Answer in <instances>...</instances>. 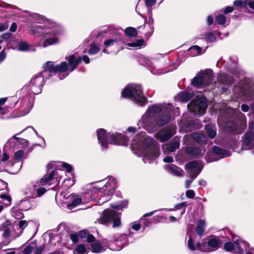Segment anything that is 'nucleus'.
<instances>
[{
  "instance_id": "1",
  "label": "nucleus",
  "mask_w": 254,
  "mask_h": 254,
  "mask_svg": "<svg viewBox=\"0 0 254 254\" xmlns=\"http://www.w3.org/2000/svg\"><path fill=\"white\" fill-rule=\"evenodd\" d=\"M30 16L34 21L28 22L27 26L32 33L37 34L46 39L43 44V47L59 42L57 36L63 32V28L60 25L54 21L38 13H32Z\"/></svg>"
},
{
  "instance_id": "2",
  "label": "nucleus",
  "mask_w": 254,
  "mask_h": 254,
  "mask_svg": "<svg viewBox=\"0 0 254 254\" xmlns=\"http://www.w3.org/2000/svg\"><path fill=\"white\" fill-rule=\"evenodd\" d=\"M173 108L170 104H157L149 106L138 122V127L144 128L148 132H155L158 126H163L170 121V114Z\"/></svg>"
},
{
  "instance_id": "3",
  "label": "nucleus",
  "mask_w": 254,
  "mask_h": 254,
  "mask_svg": "<svg viewBox=\"0 0 254 254\" xmlns=\"http://www.w3.org/2000/svg\"><path fill=\"white\" fill-rule=\"evenodd\" d=\"M43 68V70L41 73L37 74L30 80L28 85L24 86L25 89L29 90V93L34 95L40 94L42 91V87L44 84L45 79L49 77L50 73L66 71L68 66L66 62H62L60 64L48 62L44 64Z\"/></svg>"
},
{
  "instance_id": "4",
  "label": "nucleus",
  "mask_w": 254,
  "mask_h": 254,
  "mask_svg": "<svg viewBox=\"0 0 254 254\" xmlns=\"http://www.w3.org/2000/svg\"><path fill=\"white\" fill-rule=\"evenodd\" d=\"M133 152L138 156L142 155L144 163H150L159 155V148L152 144V139L146 136L144 133L135 135L131 142Z\"/></svg>"
},
{
  "instance_id": "5",
  "label": "nucleus",
  "mask_w": 254,
  "mask_h": 254,
  "mask_svg": "<svg viewBox=\"0 0 254 254\" xmlns=\"http://www.w3.org/2000/svg\"><path fill=\"white\" fill-rule=\"evenodd\" d=\"M116 181L112 177L94 185L91 189V199L96 200L101 205L109 201L116 189Z\"/></svg>"
},
{
  "instance_id": "6",
  "label": "nucleus",
  "mask_w": 254,
  "mask_h": 254,
  "mask_svg": "<svg viewBox=\"0 0 254 254\" xmlns=\"http://www.w3.org/2000/svg\"><path fill=\"white\" fill-rule=\"evenodd\" d=\"M97 135L98 142L103 149H107L109 143L126 146L129 142L128 138L125 135L117 132L107 134L103 128L97 130Z\"/></svg>"
},
{
  "instance_id": "7",
  "label": "nucleus",
  "mask_w": 254,
  "mask_h": 254,
  "mask_svg": "<svg viewBox=\"0 0 254 254\" xmlns=\"http://www.w3.org/2000/svg\"><path fill=\"white\" fill-rule=\"evenodd\" d=\"M236 98H242L246 101L254 98V83L252 79L244 78L233 88Z\"/></svg>"
},
{
  "instance_id": "8",
  "label": "nucleus",
  "mask_w": 254,
  "mask_h": 254,
  "mask_svg": "<svg viewBox=\"0 0 254 254\" xmlns=\"http://www.w3.org/2000/svg\"><path fill=\"white\" fill-rule=\"evenodd\" d=\"M124 97L130 98L140 106L144 105L147 99L143 95L141 85L129 84L127 85L122 92Z\"/></svg>"
},
{
  "instance_id": "9",
  "label": "nucleus",
  "mask_w": 254,
  "mask_h": 254,
  "mask_svg": "<svg viewBox=\"0 0 254 254\" xmlns=\"http://www.w3.org/2000/svg\"><path fill=\"white\" fill-rule=\"evenodd\" d=\"M212 76V70H203L193 78L191 84L198 88L208 87V90L212 89L214 87Z\"/></svg>"
},
{
  "instance_id": "10",
  "label": "nucleus",
  "mask_w": 254,
  "mask_h": 254,
  "mask_svg": "<svg viewBox=\"0 0 254 254\" xmlns=\"http://www.w3.org/2000/svg\"><path fill=\"white\" fill-rule=\"evenodd\" d=\"M233 243L227 242L224 245L225 249L228 252L239 254H252V250L246 242L237 238H233Z\"/></svg>"
},
{
  "instance_id": "11",
  "label": "nucleus",
  "mask_w": 254,
  "mask_h": 254,
  "mask_svg": "<svg viewBox=\"0 0 254 254\" xmlns=\"http://www.w3.org/2000/svg\"><path fill=\"white\" fill-rule=\"evenodd\" d=\"M188 107L194 115H202L207 107L206 98L201 96H197L196 99L190 102Z\"/></svg>"
},
{
  "instance_id": "12",
  "label": "nucleus",
  "mask_w": 254,
  "mask_h": 254,
  "mask_svg": "<svg viewBox=\"0 0 254 254\" xmlns=\"http://www.w3.org/2000/svg\"><path fill=\"white\" fill-rule=\"evenodd\" d=\"M98 221L100 224H104L113 221V227H118L121 224L120 214L114 210L106 209Z\"/></svg>"
},
{
  "instance_id": "13",
  "label": "nucleus",
  "mask_w": 254,
  "mask_h": 254,
  "mask_svg": "<svg viewBox=\"0 0 254 254\" xmlns=\"http://www.w3.org/2000/svg\"><path fill=\"white\" fill-rule=\"evenodd\" d=\"M186 167L188 169V173L191 180H187L185 183V187L186 188H189L193 180L200 173L202 166L201 164L198 163L195 161H193L189 162L186 165Z\"/></svg>"
},
{
  "instance_id": "14",
  "label": "nucleus",
  "mask_w": 254,
  "mask_h": 254,
  "mask_svg": "<svg viewBox=\"0 0 254 254\" xmlns=\"http://www.w3.org/2000/svg\"><path fill=\"white\" fill-rule=\"evenodd\" d=\"M220 239L215 236H209L204 240L202 243L201 251L203 252H210L214 251L219 248L220 246Z\"/></svg>"
},
{
  "instance_id": "15",
  "label": "nucleus",
  "mask_w": 254,
  "mask_h": 254,
  "mask_svg": "<svg viewBox=\"0 0 254 254\" xmlns=\"http://www.w3.org/2000/svg\"><path fill=\"white\" fill-rule=\"evenodd\" d=\"M254 122L249 123V130L244 135L242 144L243 150H251L254 148Z\"/></svg>"
},
{
  "instance_id": "16",
  "label": "nucleus",
  "mask_w": 254,
  "mask_h": 254,
  "mask_svg": "<svg viewBox=\"0 0 254 254\" xmlns=\"http://www.w3.org/2000/svg\"><path fill=\"white\" fill-rule=\"evenodd\" d=\"M66 59L68 61L69 65V66L67 65L68 69L66 71L68 70L69 72H72L76 68L77 65L81 63L82 60L85 64H87L90 63V59L86 55L83 56L82 58L81 57H77V55L73 54L70 55Z\"/></svg>"
},
{
  "instance_id": "17",
  "label": "nucleus",
  "mask_w": 254,
  "mask_h": 254,
  "mask_svg": "<svg viewBox=\"0 0 254 254\" xmlns=\"http://www.w3.org/2000/svg\"><path fill=\"white\" fill-rule=\"evenodd\" d=\"M230 60L231 61L232 65L229 69V70L235 76V77L239 78L244 74V71L237 65V58L234 56L230 57Z\"/></svg>"
},
{
  "instance_id": "18",
  "label": "nucleus",
  "mask_w": 254,
  "mask_h": 254,
  "mask_svg": "<svg viewBox=\"0 0 254 254\" xmlns=\"http://www.w3.org/2000/svg\"><path fill=\"white\" fill-rule=\"evenodd\" d=\"M196 238L197 237L195 235H189L187 246L190 251L199 250L201 251L200 248L202 247V244L197 242Z\"/></svg>"
},
{
  "instance_id": "19",
  "label": "nucleus",
  "mask_w": 254,
  "mask_h": 254,
  "mask_svg": "<svg viewBox=\"0 0 254 254\" xmlns=\"http://www.w3.org/2000/svg\"><path fill=\"white\" fill-rule=\"evenodd\" d=\"M22 145L23 147H27L28 146V141L25 139L19 138L14 136L11 138L9 139L7 142L5 143L4 147L5 148L11 149L14 147V145L17 143Z\"/></svg>"
},
{
  "instance_id": "20",
  "label": "nucleus",
  "mask_w": 254,
  "mask_h": 254,
  "mask_svg": "<svg viewBox=\"0 0 254 254\" xmlns=\"http://www.w3.org/2000/svg\"><path fill=\"white\" fill-rule=\"evenodd\" d=\"M176 131V127H172L171 130L169 131H161L155 134V138L161 142L168 140L174 135Z\"/></svg>"
},
{
  "instance_id": "21",
  "label": "nucleus",
  "mask_w": 254,
  "mask_h": 254,
  "mask_svg": "<svg viewBox=\"0 0 254 254\" xmlns=\"http://www.w3.org/2000/svg\"><path fill=\"white\" fill-rule=\"evenodd\" d=\"M58 172L57 171L53 170L49 174L45 175L42 178H41L40 180V183L42 185H52L53 184L52 182L58 181L57 178L56 177L57 175Z\"/></svg>"
},
{
  "instance_id": "22",
  "label": "nucleus",
  "mask_w": 254,
  "mask_h": 254,
  "mask_svg": "<svg viewBox=\"0 0 254 254\" xmlns=\"http://www.w3.org/2000/svg\"><path fill=\"white\" fill-rule=\"evenodd\" d=\"M13 229V225L9 220H6L0 225V231H3L2 236L4 238L9 237Z\"/></svg>"
},
{
  "instance_id": "23",
  "label": "nucleus",
  "mask_w": 254,
  "mask_h": 254,
  "mask_svg": "<svg viewBox=\"0 0 254 254\" xmlns=\"http://www.w3.org/2000/svg\"><path fill=\"white\" fill-rule=\"evenodd\" d=\"M46 191V189L43 187H40L37 190V194L35 193V189L34 188H30L25 191V194L26 195V197L27 199L35 198L37 196H41Z\"/></svg>"
},
{
  "instance_id": "24",
  "label": "nucleus",
  "mask_w": 254,
  "mask_h": 254,
  "mask_svg": "<svg viewBox=\"0 0 254 254\" xmlns=\"http://www.w3.org/2000/svg\"><path fill=\"white\" fill-rule=\"evenodd\" d=\"M186 151L189 154L196 157L202 156L205 152V150L202 147H187Z\"/></svg>"
},
{
  "instance_id": "25",
  "label": "nucleus",
  "mask_w": 254,
  "mask_h": 254,
  "mask_svg": "<svg viewBox=\"0 0 254 254\" xmlns=\"http://www.w3.org/2000/svg\"><path fill=\"white\" fill-rule=\"evenodd\" d=\"M165 168L170 173L175 176L180 177L183 176L184 174V172L183 170H181L174 165H167L165 166Z\"/></svg>"
},
{
  "instance_id": "26",
  "label": "nucleus",
  "mask_w": 254,
  "mask_h": 254,
  "mask_svg": "<svg viewBox=\"0 0 254 254\" xmlns=\"http://www.w3.org/2000/svg\"><path fill=\"white\" fill-rule=\"evenodd\" d=\"M127 239V236L125 235H121L118 236L117 238H115V245L118 246V248H115L114 250L119 251L121 250L126 244Z\"/></svg>"
},
{
  "instance_id": "27",
  "label": "nucleus",
  "mask_w": 254,
  "mask_h": 254,
  "mask_svg": "<svg viewBox=\"0 0 254 254\" xmlns=\"http://www.w3.org/2000/svg\"><path fill=\"white\" fill-rule=\"evenodd\" d=\"M239 116L241 118V124L235 128L234 131L237 133H241L246 128L247 120L245 115L241 113L239 114Z\"/></svg>"
},
{
  "instance_id": "28",
  "label": "nucleus",
  "mask_w": 254,
  "mask_h": 254,
  "mask_svg": "<svg viewBox=\"0 0 254 254\" xmlns=\"http://www.w3.org/2000/svg\"><path fill=\"white\" fill-rule=\"evenodd\" d=\"M70 199H72L71 202L67 205V207L68 209L72 210V207H74L81 203V198L74 194H70Z\"/></svg>"
},
{
  "instance_id": "29",
  "label": "nucleus",
  "mask_w": 254,
  "mask_h": 254,
  "mask_svg": "<svg viewBox=\"0 0 254 254\" xmlns=\"http://www.w3.org/2000/svg\"><path fill=\"white\" fill-rule=\"evenodd\" d=\"M180 146V138L178 137L174 138L170 143L167 145V149L170 152H173Z\"/></svg>"
},
{
  "instance_id": "30",
  "label": "nucleus",
  "mask_w": 254,
  "mask_h": 254,
  "mask_svg": "<svg viewBox=\"0 0 254 254\" xmlns=\"http://www.w3.org/2000/svg\"><path fill=\"white\" fill-rule=\"evenodd\" d=\"M121 36L117 34L115 38L105 40L104 42V45L106 48L110 46L118 45V41L121 40Z\"/></svg>"
},
{
  "instance_id": "31",
  "label": "nucleus",
  "mask_w": 254,
  "mask_h": 254,
  "mask_svg": "<svg viewBox=\"0 0 254 254\" xmlns=\"http://www.w3.org/2000/svg\"><path fill=\"white\" fill-rule=\"evenodd\" d=\"M218 79L222 84L229 85L233 82V79L225 73H220L218 76Z\"/></svg>"
},
{
  "instance_id": "32",
  "label": "nucleus",
  "mask_w": 254,
  "mask_h": 254,
  "mask_svg": "<svg viewBox=\"0 0 254 254\" xmlns=\"http://www.w3.org/2000/svg\"><path fill=\"white\" fill-rule=\"evenodd\" d=\"M206 132L209 137L213 138L216 135V127L212 125H207L205 126Z\"/></svg>"
},
{
  "instance_id": "33",
  "label": "nucleus",
  "mask_w": 254,
  "mask_h": 254,
  "mask_svg": "<svg viewBox=\"0 0 254 254\" xmlns=\"http://www.w3.org/2000/svg\"><path fill=\"white\" fill-rule=\"evenodd\" d=\"M191 137L193 140L196 141L199 143L205 142L206 140V138L205 135L198 132H194L192 133Z\"/></svg>"
},
{
  "instance_id": "34",
  "label": "nucleus",
  "mask_w": 254,
  "mask_h": 254,
  "mask_svg": "<svg viewBox=\"0 0 254 254\" xmlns=\"http://www.w3.org/2000/svg\"><path fill=\"white\" fill-rule=\"evenodd\" d=\"M213 152L221 158L225 157L230 155L229 153L226 150L222 149L217 146H215L213 148Z\"/></svg>"
},
{
  "instance_id": "35",
  "label": "nucleus",
  "mask_w": 254,
  "mask_h": 254,
  "mask_svg": "<svg viewBox=\"0 0 254 254\" xmlns=\"http://www.w3.org/2000/svg\"><path fill=\"white\" fill-rule=\"evenodd\" d=\"M188 51L190 52V55L192 57H195L202 54L201 48L196 45L192 46L189 49Z\"/></svg>"
},
{
  "instance_id": "36",
  "label": "nucleus",
  "mask_w": 254,
  "mask_h": 254,
  "mask_svg": "<svg viewBox=\"0 0 254 254\" xmlns=\"http://www.w3.org/2000/svg\"><path fill=\"white\" fill-rule=\"evenodd\" d=\"M205 221L203 220H199L198 224L196 227L195 230L197 234L199 236L203 235L205 230Z\"/></svg>"
},
{
  "instance_id": "37",
  "label": "nucleus",
  "mask_w": 254,
  "mask_h": 254,
  "mask_svg": "<svg viewBox=\"0 0 254 254\" xmlns=\"http://www.w3.org/2000/svg\"><path fill=\"white\" fill-rule=\"evenodd\" d=\"M127 45L130 48L138 49L141 48V47L144 46L145 44L143 40L139 39L133 42L129 43L127 44Z\"/></svg>"
},
{
  "instance_id": "38",
  "label": "nucleus",
  "mask_w": 254,
  "mask_h": 254,
  "mask_svg": "<svg viewBox=\"0 0 254 254\" xmlns=\"http://www.w3.org/2000/svg\"><path fill=\"white\" fill-rule=\"evenodd\" d=\"M91 251L95 253H99L104 251V249L101 243L96 242L92 245Z\"/></svg>"
},
{
  "instance_id": "39",
  "label": "nucleus",
  "mask_w": 254,
  "mask_h": 254,
  "mask_svg": "<svg viewBox=\"0 0 254 254\" xmlns=\"http://www.w3.org/2000/svg\"><path fill=\"white\" fill-rule=\"evenodd\" d=\"M88 251L83 245H78L76 249L73 250L74 254H87Z\"/></svg>"
},
{
  "instance_id": "40",
  "label": "nucleus",
  "mask_w": 254,
  "mask_h": 254,
  "mask_svg": "<svg viewBox=\"0 0 254 254\" xmlns=\"http://www.w3.org/2000/svg\"><path fill=\"white\" fill-rule=\"evenodd\" d=\"M178 97L183 102H187L190 100L191 95L188 92H181L178 94Z\"/></svg>"
},
{
  "instance_id": "41",
  "label": "nucleus",
  "mask_w": 254,
  "mask_h": 254,
  "mask_svg": "<svg viewBox=\"0 0 254 254\" xmlns=\"http://www.w3.org/2000/svg\"><path fill=\"white\" fill-rule=\"evenodd\" d=\"M125 32L126 35L129 37H134L137 35L136 30L133 27H129L125 29Z\"/></svg>"
},
{
  "instance_id": "42",
  "label": "nucleus",
  "mask_w": 254,
  "mask_h": 254,
  "mask_svg": "<svg viewBox=\"0 0 254 254\" xmlns=\"http://www.w3.org/2000/svg\"><path fill=\"white\" fill-rule=\"evenodd\" d=\"M127 203L128 202L127 200H124L122 202H120L117 204H113L111 206L114 208L120 210L124 208V207H126L127 206Z\"/></svg>"
},
{
  "instance_id": "43",
  "label": "nucleus",
  "mask_w": 254,
  "mask_h": 254,
  "mask_svg": "<svg viewBox=\"0 0 254 254\" xmlns=\"http://www.w3.org/2000/svg\"><path fill=\"white\" fill-rule=\"evenodd\" d=\"M99 51L100 48L97 45L95 44H91L88 53L90 55H94L98 53Z\"/></svg>"
},
{
  "instance_id": "44",
  "label": "nucleus",
  "mask_w": 254,
  "mask_h": 254,
  "mask_svg": "<svg viewBox=\"0 0 254 254\" xmlns=\"http://www.w3.org/2000/svg\"><path fill=\"white\" fill-rule=\"evenodd\" d=\"M18 50L21 51L29 50V45L25 42L21 41L18 44Z\"/></svg>"
},
{
  "instance_id": "45",
  "label": "nucleus",
  "mask_w": 254,
  "mask_h": 254,
  "mask_svg": "<svg viewBox=\"0 0 254 254\" xmlns=\"http://www.w3.org/2000/svg\"><path fill=\"white\" fill-rule=\"evenodd\" d=\"M180 213V214L178 218L174 216H170L169 218V221L170 222H175L178 221L182 217V216L185 213V209L183 208L181 209Z\"/></svg>"
},
{
  "instance_id": "46",
  "label": "nucleus",
  "mask_w": 254,
  "mask_h": 254,
  "mask_svg": "<svg viewBox=\"0 0 254 254\" xmlns=\"http://www.w3.org/2000/svg\"><path fill=\"white\" fill-rule=\"evenodd\" d=\"M247 0H235L234 2V5L235 6L241 7H247Z\"/></svg>"
},
{
  "instance_id": "47",
  "label": "nucleus",
  "mask_w": 254,
  "mask_h": 254,
  "mask_svg": "<svg viewBox=\"0 0 254 254\" xmlns=\"http://www.w3.org/2000/svg\"><path fill=\"white\" fill-rule=\"evenodd\" d=\"M216 22L220 25H223L226 22V17L223 14L218 15L216 18Z\"/></svg>"
},
{
  "instance_id": "48",
  "label": "nucleus",
  "mask_w": 254,
  "mask_h": 254,
  "mask_svg": "<svg viewBox=\"0 0 254 254\" xmlns=\"http://www.w3.org/2000/svg\"><path fill=\"white\" fill-rule=\"evenodd\" d=\"M204 38L207 42H211L214 41L216 38L213 33L209 32L205 34Z\"/></svg>"
},
{
  "instance_id": "49",
  "label": "nucleus",
  "mask_w": 254,
  "mask_h": 254,
  "mask_svg": "<svg viewBox=\"0 0 254 254\" xmlns=\"http://www.w3.org/2000/svg\"><path fill=\"white\" fill-rule=\"evenodd\" d=\"M24 151L22 150H20L15 153L14 157L16 160H20L24 157Z\"/></svg>"
},
{
  "instance_id": "50",
  "label": "nucleus",
  "mask_w": 254,
  "mask_h": 254,
  "mask_svg": "<svg viewBox=\"0 0 254 254\" xmlns=\"http://www.w3.org/2000/svg\"><path fill=\"white\" fill-rule=\"evenodd\" d=\"M70 239L72 240L73 243H76L79 241V237L78 234L74 233L70 235Z\"/></svg>"
},
{
  "instance_id": "51",
  "label": "nucleus",
  "mask_w": 254,
  "mask_h": 254,
  "mask_svg": "<svg viewBox=\"0 0 254 254\" xmlns=\"http://www.w3.org/2000/svg\"><path fill=\"white\" fill-rule=\"evenodd\" d=\"M131 227L135 231H138L141 228V225L139 222H134L131 224Z\"/></svg>"
},
{
  "instance_id": "52",
  "label": "nucleus",
  "mask_w": 254,
  "mask_h": 254,
  "mask_svg": "<svg viewBox=\"0 0 254 254\" xmlns=\"http://www.w3.org/2000/svg\"><path fill=\"white\" fill-rule=\"evenodd\" d=\"M156 3V0H145V3L148 8L154 5Z\"/></svg>"
},
{
  "instance_id": "53",
  "label": "nucleus",
  "mask_w": 254,
  "mask_h": 254,
  "mask_svg": "<svg viewBox=\"0 0 254 254\" xmlns=\"http://www.w3.org/2000/svg\"><path fill=\"white\" fill-rule=\"evenodd\" d=\"M62 166L65 168L66 170V171L68 173H70L72 171V167L66 163L63 162L62 164Z\"/></svg>"
},
{
  "instance_id": "54",
  "label": "nucleus",
  "mask_w": 254,
  "mask_h": 254,
  "mask_svg": "<svg viewBox=\"0 0 254 254\" xmlns=\"http://www.w3.org/2000/svg\"><path fill=\"white\" fill-rule=\"evenodd\" d=\"M147 15L149 18V22L153 23L154 22V19L153 18L152 11L150 8H148Z\"/></svg>"
},
{
  "instance_id": "55",
  "label": "nucleus",
  "mask_w": 254,
  "mask_h": 254,
  "mask_svg": "<svg viewBox=\"0 0 254 254\" xmlns=\"http://www.w3.org/2000/svg\"><path fill=\"white\" fill-rule=\"evenodd\" d=\"M186 196L190 198H192L195 195V192L193 190H189L186 191Z\"/></svg>"
},
{
  "instance_id": "56",
  "label": "nucleus",
  "mask_w": 254,
  "mask_h": 254,
  "mask_svg": "<svg viewBox=\"0 0 254 254\" xmlns=\"http://www.w3.org/2000/svg\"><path fill=\"white\" fill-rule=\"evenodd\" d=\"M88 234V233L84 230L80 231L78 233V235H79V238H81V239L87 238Z\"/></svg>"
},
{
  "instance_id": "57",
  "label": "nucleus",
  "mask_w": 254,
  "mask_h": 254,
  "mask_svg": "<svg viewBox=\"0 0 254 254\" xmlns=\"http://www.w3.org/2000/svg\"><path fill=\"white\" fill-rule=\"evenodd\" d=\"M44 245L40 246L37 248L35 251V254H41L44 249Z\"/></svg>"
},
{
  "instance_id": "58",
  "label": "nucleus",
  "mask_w": 254,
  "mask_h": 254,
  "mask_svg": "<svg viewBox=\"0 0 254 254\" xmlns=\"http://www.w3.org/2000/svg\"><path fill=\"white\" fill-rule=\"evenodd\" d=\"M32 252V248L30 246H27L23 250L24 254H30Z\"/></svg>"
},
{
  "instance_id": "59",
  "label": "nucleus",
  "mask_w": 254,
  "mask_h": 254,
  "mask_svg": "<svg viewBox=\"0 0 254 254\" xmlns=\"http://www.w3.org/2000/svg\"><path fill=\"white\" fill-rule=\"evenodd\" d=\"M27 226V222L25 220H21L19 222V227L24 229Z\"/></svg>"
},
{
  "instance_id": "60",
  "label": "nucleus",
  "mask_w": 254,
  "mask_h": 254,
  "mask_svg": "<svg viewBox=\"0 0 254 254\" xmlns=\"http://www.w3.org/2000/svg\"><path fill=\"white\" fill-rule=\"evenodd\" d=\"M8 27V25L7 23H0V32H2Z\"/></svg>"
},
{
  "instance_id": "61",
  "label": "nucleus",
  "mask_w": 254,
  "mask_h": 254,
  "mask_svg": "<svg viewBox=\"0 0 254 254\" xmlns=\"http://www.w3.org/2000/svg\"><path fill=\"white\" fill-rule=\"evenodd\" d=\"M150 71L151 72L154 74H162V73H166L168 71L167 70H165V71H161V70L160 69H158V70H155L153 69H150Z\"/></svg>"
},
{
  "instance_id": "62",
  "label": "nucleus",
  "mask_w": 254,
  "mask_h": 254,
  "mask_svg": "<svg viewBox=\"0 0 254 254\" xmlns=\"http://www.w3.org/2000/svg\"><path fill=\"white\" fill-rule=\"evenodd\" d=\"M247 6L254 10V0H247Z\"/></svg>"
},
{
  "instance_id": "63",
  "label": "nucleus",
  "mask_w": 254,
  "mask_h": 254,
  "mask_svg": "<svg viewBox=\"0 0 254 254\" xmlns=\"http://www.w3.org/2000/svg\"><path fill=\"white\" fill-rule=\"evenodd\" d=\"M95 240V237L90 234H88L87 236V242L88 243H92Z\"/></svg>"
},
{
  "instance_id": "64",
  "label": "nucleus",
  "mask_w": 254,
  "mask_h": 254,
  "mask_svg": "<svg viewBox=\"0 0 254 254\" xmlns=\"http://www.w3.org/2000/svg\"><path fill=\"white\" fill-rule=\"evenodd\" d=\"M6 55V54L4 50L1 51L0 53V62H2L5 59Z\"/></svg>"
}]
</instances>
